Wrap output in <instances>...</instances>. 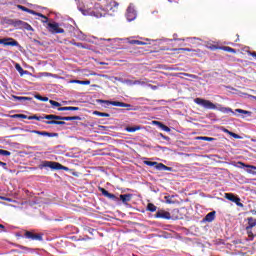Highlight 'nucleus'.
Wrapping results in <instances>:
<instances>
[{"mask_svg":"<svg viewBox=\"0 0 256 256\" xmlns=\"http://www.w3.org/2000/svg\"><path fill=\"white\" fill-rule=\"evenodd\" d=\"M100 101L105 105H112L113 107H125L126 111H135V108H133V105L125 102L111 101V100H100Z\"/></svg>","mask_w":256,"mask_h":256,"instance_id":"obj_1","label":"nucleus"},{"mask_svg":"<svg viewBox=\"0 0 256 256\" xmlns=\"http://www.w3.org/2000/svg\"><path fill=\"white\" fill-rule=\"evenodd\" d=\"M194 103H196V105H201L204 109H217V106L213 102L203 98H195Z\"/></svg>","mask_w":256,"mask_h":256,"instance_id":"obj_2","label":"nucleus"},{"mask_svg":"<svg viewBox=\"0 0 256 256\" xmlns=\"http://www.w3.org/2000/svg\"><path fill=\"white\" fill-rule=\"evenodd\" d=\"M48 31L50 33H52L53 35L65 33V29L61 28L59 26V23H57V22H53V23L49 22L48 23Z\"/></svg>","mask_w":256,"mask_h":256,"instance_id":"obj_3","label":"nucleus"},{"mask_svg":"<svg viewBox=\"0 0 256 256\" xmlns=\"http://www.w3.org/2000/svg\"><path fill=\"white\" fill-rule=\"evenodd\" d=\"M43 167H49L50 169H56L57 171H61L63 169L64 171H67V167L61 165L59 162H53V161H44L42 164Z\"/></svg>","mask_w":256,"mask_h":256,"instance_id":"obj_4","label":"nucleus"},{"mask_svg":"<svg viewBox=\"0 0 256 256\" xmlns=\"http://www.w3.org/2000/svg\"><path fill=\"white\" fill-rule=\"evenodd\" d=\"M0 45H4L5 47H19V42L11 37H6L0 39Z\"/></svg>","mask_w":256,"mask_h":256,"instance_id":"obj_5","label":"nucleus"},{"mask_svg":"<svg viewBox=\"0 0 256 256\" xmlns=\"http://www.w3.org/2000/svg\"><path fill=\"white\" fill-rule=\"evenodd\" d=\"M13 25L16 29H25L26 31H33V27L23 20L14 21Z\"/></svg>","mask_w":256,"mask_h":256,"instance_id":"obj_6","label":"nucleus"},{"mask_svg":"<svg viewBox=\"0 0 256 256\" xmlns=\"http://www.w3.org/2000/svg\"><path fill=\"white\" fill-rule=\"evenodd\" d=\"M24 237L26 239H31L32 241H43V234L41 233H33L31 231H26L24 233Z\"/></svg>","mask_w":256,"mask_h":256,"instance_id":"obj_7","label":"nucleus"},{"mask_svg":"<svg viewBox=\"0 0 256 256\" xmlns=\"http://www.w3.org/2000/svg\"><path fill=\"white\" fill-rule=\"evenodd\" d=\"M126 19L127 21H135V19H137V11L133 6L127 8Z\"/></svg>","mask_w":256,"mask_h":256,"instance_id":"obj_8","label":"nucleus"},{"mask_svg":"<svg viewBox=\"0 0 256 256\" xmlns=\"http://www.w3.org/2000/svg\"><path fill=\"white\" fill-rule=\"evenodd\" d=\"M155 219H171V212H167L165 210H158L154 215Z\"/></svg>","mask_w":256,"mask_h":256,"instance_id":"obj_9","label":"nucleus"},{"mask_svg":"<svg viewBox=\"0 0 256 256\" xmlns=\"http://www.w3.org/2000/svg\"><path fill=\"white\" fill-rule=\"evenodd\" d=\"M17 9H20V11H24L25 13H29L30 15H36L37 17H45L42 13L35 12V10L29 9L23 5H17Z\"/></svg>","mask_w":256,"mask_h":256,"instance_id":"obj_10","label":"nucleus"},{"mask_svg":"<svg viewBox=\"0 0 256 256\" xmlns=\"http://www.w3.org/2000/svg\"><path fill=\"white\" fill-rule=\"evenodd\" d=\"M30 133H34L35 135H42V137H59V133H51L47 131L32 130Z\"/></svg>","mask_w":256,"mask_h":256,"instance_id":"obj_11","label":"nucleus"},{"mask_svg":"<svg viewBox=\"0 0 256 256\" xmlns=\"http://www.w3.org/2000/svg\"><path fill=\"white\" fill-rule=\"evenodd\" d=\"M98 191H100V193H102L104 197H107V199H111V201H117L118 199L117 196H115V194L109 193V191H107L103 187H98Z\"/></svg>","mask_w":256,"mask_h":256,"instance_id":"obj_12","label":"nucleus"},{"mask_svg":"<svg viewBox=\"0 0 256 256\" xmlns=\"http://www.w3.org/2000/svg\"><path fill=\"white\" fill-rule=\"evenodd\" d=\"M170 219H172V221L183 219V214H181V211L178 208H175L170 212Z\"/></svg>","mask_w":256,"mask_h":256,"instance_id":"obj_13","label":"nucleus"},{"mask_svg":"<svg viewBox=\"0 0 256 256\" xmlns=\"http://www.w3.org/2000/svg\"><path fill=\"white\" fill-rule=\"evenodd\" d=\"M108 9L110 12H112V15H114V13H119V2L111 1L108 4Z\"/></svg>","mask_w":256,"mask_h":256,"instance_id":"obj_14","label":"nucleus"},{"mask_svg":"<svg viewBox=\"0 0 256 256\" xmlns=\"http://www.w3.org/2000/svg\"><path fill=\"white\" fill-rule=\"evenodd\" d=\"M248 221V225L246 226V231L247 233H249V235L251 236V230L253 227H256V219L253 217H248L247 218Z\"/></svg>","mask_w":256,"mask_h":256,"instance_id":"obj_15","label":"nucleus"},{"mask_svg":"<svg viewBox=\"0 0 256 256\" xmlns=\"http://www.w3.org/2000/svg\"><path fill=\"white\" fill-rule=\"evenodd\" d=\"M59 121H81V116H60Z\"/></svg>","mask_w":256,"mask_h":256,"instance_id":"obj_16","label":"nucleus"},{"mask_svg":"<svg viewBox=\"0 0 256 256\" xmlns=\"http://www.w3.org/2000/svg\"><path fill=\"white\" fill-rule=\"evenodd\" d=\"M125 131H127V133H135V131H141V126L140 125L127 126L125 128Z\"/></svg>","mask_w":256,"mask_h":256,"instance_id":"obj_17","label":"nucleus"},{"mask_svg":"<svg viewBox=\"0 0 256 256\" xmlns=\"http://www.w3.org/2000/svg\"><path fill=\"white\" fill-rule=\"evenodd\" d=\"M133 197V194H121L120 195V200L122 203H129Z\"/></svg>","mask_w":256,"mask_h":256,"instance_id":"obj_18","label":"nucleus"},{"mask_svg":"<svg viewBox=\"0 0 256 256\" xmlns=\"http://www.w3.org/2000/svg\"><path fill=\"white\" fill-rule=\"evenodd\" d=\"M215 214H216L215 211L209 212L205 216L204 221H207L208 223H212V221H215Z\"/></svg>","mask_w":256,"mask_h":256,"instance_id":"obj_19","label":"nucleus"},{"mask_svg":"<svg viewBox=\"0 0 256 256\" xmlns=\"http://www.w3.org/2000/svg\"><path fill=\"white\" fill-rule=\"evenodd\" d=\"M46 125H66L65 120H51V121H45Z\"/></svg>","mask_w":256,"mask_h":256,"instance_id":"obj_20","label":"nucleus"},{"mask_svg":"<svg viewBox=\"0 0 256 256\" xmlns=\"http://www.w3.org/2000/svg\"><path fill=\"white\" fill-rule=\"evenodd\" d=\"M59 118H60V116L54 115V114L44 115L43 116V119H47V121H52V120L59 121Z\"/></svg>","mask_w":256,"mask_h":256,"instance_id":"obj_21","label":"nucleus"},{"mask_svg":"<svg viewBox=\"0 0 256 256\" xmlns=\"http://www.w3.org/2000/svg\"><path fill=\"white\" fill-rule=\"evenodd\" d=\"M122 83H126V85H141V81L139 80L132 81V80L126 79Z\"/></svg>","mask_w":256,"mask_h":256,"instance_id":"obj_22","label":"nucleus"},{"mask_svg":"<svg viewBox=\"0 0 256 256\" xmlns=\"http://www.w3.org/2000/svg\"><path fill=\"white\" fill-rule=\"evenodd\" d=\"M14 101H31L30 97L25 96H13Z\"/></svg>","mask_w":256,"mask_h":256,"instance_id":"obj_23","label":"nucleus"},{"mask_svg":"<svg viewBox=\"0 0 256 256\" xmlns=\"http://www.w3.org/2000/svg\"><path fill=\"white\" fill-rule=\"evenodd\" d=\"M154 125H160L163 131L169 132L171 129L168 126H165V124L159 122V121H153Z\"/></svg>","mask_w":256,"mask_h":256,"instance_id":"obj_24","label":"nucleus"},{"mask_svg":"<svg viewBox=\"0 0 256 256\" xmlns=\"http://www.w3.org/2000/svg\"><path fill=\"white\" fill-rule=\"evenodd\" d=\"M222 51H226L227 53H237V50H235L234 48H231L229 46H223L221 47Z\"/></svg>","mask_w":256,"mask_h":256,"instance_id":"obj_25","label":"nucleus"},{"mask_svg":"<svg viewBox=\"0 0 256 256\" xmlns=\"http://www.w3.org/2000/svg\"><path fill=\"white\" fill-rule=\"evenodd\" d=\"M93 115H97L98 117H111V114L100 111H94Z\"/></svg>","mask_w":256,"mask_h":256,"instance_id":"obj_26","label":"nucleus"},{"mask_svg":"<svg viewBox=\"0 0 256 256\" xmlns=\"http://www.w3.org/2000/svg\"><path fill=\"white\" fill-rule=\"evenodd\" d=\"M147 210L150 211V213H155V211H157V206L153 203H148Z\"/></svg>","mask_w":256,"mask_h":256,"instance_id":"obj_27","label":"nucleus"},{"mask_svg":"<svg viewBox=\"0 0 256 256\" xmlns=\"http://www.w3.org/2000/svg\"><path fill=\"white\" fill-rule=\"evenodd\" d=\"M11 117L12 119H29V116L25 114H14Z\"/></svg>","mask_w":256,"mask_h":256,"instance_id":"obj_28","label":"nucleus"},{"mask_svg":"<svg viewBox=\"0 0 256 256\" xmlns=\"http://www.w3.org/2000/svg\"><path fill=\"white\" fill-rule=\"evenodd\" d=\"M221 113H232V115H235V112H233V109L229 107H222L220 108Z\"/></svg>","mask_w":256,"mask_h":256,"instance_id":"obj_29","label":"nucleus"},{"mask_svg":"<svg viewBox=\"0 0 256 256\" xmlns=\"http://www.w3.org/2000/svg\"><path fill=\"white\" fill-rule=\"evenodd\" d=\"M44 118H43V116H37V115H33V116H29L28 117V120L29 121H33V120H35V121H41V120H43Z\"/></svg>","mask_w":256,"mask_h":256,"instance_id":"obj_30","label":"nucleus"},{"mask_svg":"<svg viewBox=\"0 0 256 256\" xmlns=\"http://www.w3.org/2000/svg\"><path fill=\"white\" fill-rule=\"evenodd\" d=\"M129 43L130 45H147L145 42L140 40H130Z\"/></svg>","mask_w":256,"mask_h":256,"instance_id":"obj_31","label":"nucleus"},{"mask_svg":"<svg viewBox=\"0 0 256 256\" xmlns=\"http://www.w3.org/2000/svg\"><path fill=\"white\" fill-rule=\"evenodd\" d=\"M232 203H235L238 207H243V203H241V198L235 196Z\"/></svg>","mask_w":256,"mask_h":256,"instance_id":"obj_32","label":"nucleus"},{"mask_svg":"<svg viewBox=\"0 0 256 256\" xmlns=\"http://www.w3.org/2000/svg\"><path fill=\"white\" fill-rule=\"evenodd\" d=\"M35 99H38V101H43L44 103L49 101V97H43L39 94L35 95Z\"/></svg>","mask_w":256,"mask_h":256,"instance_id":"obj_33","label":"nucleus"},{"mask_svg":"<svg viewBox=\"0 0 256 256\" xmlns=\"http://www.w3.org/2000/svg\"><path fill=\"white\" fill-rule=\"evenodd\" d=\"M236 113H241L242 115H251V111L243 110V109H236Z\"/></svg>","mask_w":256,"mask_h":256,"instance_id":"obj_34","label":"nucleus"},{"mask_svg":"<svg viewBox=\"0 0 256 256\" xmlns=\"http://www.w3.org/2000/svg\"><path fill=\"white\" fill-rule=\"evenodd\" d=\"M155 168L158 169V171H164L165 164L157 162V164H155Z\"/></svg>","mask_w":256,"mask_h":256,"instance_id":"obj_35","label":"nucleus"},{"mask_svg":"<svg viewBox=\"0 0 256 256\" xmlns=\"http://www.w3.org/2000/svg\"><path fill=\"white\" fill-rule=\"evenodd\" d=\"M225 199H228V201H234L235 196L233 193H225Z\"/></svg>","mask_w":256,"mask_h":256,"instance_id":"obj_36","label":"nucleus"},{"mask_svg":"<svg viewBox=\"0 0 256 256\" xmlns=\"http://www.w3.org/2000/svg\"><path fill=\"white\" fill-rule=\"evenodd\" d=\"M198 139L200 141H215V138L207 137V136H201V137H198Z\"/></svg>","mask_w":256,"mask_h":256,"instance_id":"obj_37","label":"nucleus"},{"mask_svg":"<svg viewBox=\"0 0 256 256\" xmlns=\"http://www.w3.org/2000/svg\"><path fill=\"white\" fill-rule=\"evenodd\" d=\"M145 51H148V50L143 48V47H139V48L136 49V51L134 53L139 54V55H143V53H145Z\"/></svg>","mask_w":256,"mask_h":256,"instance_id":"obj_38","label":"nucleus"},{"mask_svg":"<svg viewBox=\"0 0 256 256\" xmlns=\"http://www.w3.org/2000/svg\"><path fill=\"white\" fill-rule=\"evenodd\" d=\"M0 155H2L3 157H9L11 153L7 150L0 149Z\"/></svg>","mask_w":256,"mask_h":256,"instance_id":"obj_39","label":"nucleus"},{"mask_svg":"<svg viewBox=\"0 0 256 256\" xmlns=\"http://www.w3.org/2000/svg\"><path fill=\"white\" fill-rule=\"evenodd\" d=\"M144 165H147L148 167H155V165H157V162L145 160Z\"/></svg>","mask_w":256,"mask_h":256,"instance_id":"obj_40","label":"nucleus"},{"mask_svg":"<svg viewBox=\"0 0 256 256\" xmlns=\"http://www.w3.org/2000/svg\"><path fill=\"white\" fill-rule=\"evenodd\" d=\"M174 51H187L188 53H191L195 50H193L191 48H179V49H174Z\"/></svg>","mask_w":256,"mask_h":256,"instance_id":"obj_41","label":"nucleus"},{"mask_svg":"<svg viewBox=\"0 0 256 256\" xmlns=\"http://www.w3.org/2000/svg\"><path fill=\"white\" fill-rule=\"evenodd\" d=\"M50 105H52L53 107H59L61 105V103L54 101V100H49Z\"/></svg>","mask_w":256,"mask_h":256,"instance_id":"obj_42","label":"nucleus"},{"mask_svg":"<svg viewBox=\"0 0 256 256\" xmlns=\"http://www.w3.org/2000/svg\"><path fill=\"white\" fill-rule=\"evenodd\" d=\"M226 133H229L231 137H234V139H239V135L233 132H230L229 130H225Z\"/></svg>","mask_w":256,"mask_h":256,"instance_id":"obj_43","label":"nucleus"},{"mask_svg":"<svg viewBox=\"0 0 256 256\" xmlns=\"http://www.w3.org/2000/svg\"><path fill=\"white\" fill-rule=\"evenodd\" d=\"M16 69L21 75H23V68L21 67V65L16 64Z\"/></svg>","mask_w":256,"mask_h":256,"instance_id":"obj_44","label":"nucleus"},{"mask_svg":"<svg viewBox=\"0 0 256 256\" xmlns=\"http://www.w3.org/2000/svg\"><path fill=\"white\" fill-rule=\"evenodd\" d=\"M81 85H91V81L90 80H81Z\"/></svg>","mask_w":256,"mask_h":256,"instance_id":"obj_45","label":"nucleus"},{"mask_svg":"<svg viewBox=\"0 0 256 256\" xmlns=\"http://www.w3.org/2000/svg\"><path fill=\"white\" fill-rule=\"evenodd\" d=\"M58 111H69L68 106L65 107H59Z\"/></svg>","mask_w":256,"mask_h":256,"instance_id":"obj_46","label":"nucleus"},{"mask_svg":"<svg viewBox=\"0 0 256 256\" xmlns=\"http://www.w3.org/2000/svg\"><path fill=\"white\" fill-rule=\"evenodd\" d=\"M41 18L44 19L42 20V23H48L49 18L47 16L44 15V17H41Z\"/></svg>","mask_w":256,"mask_h":256,"instance_id":"obj_47","label":"nucleus"},{"mask_svg":"<svg viewBox=\"0 0 256 256\" xmlns=\"http://www.w3.org/2000/svg\"><path fill=\"white\" fill-rule=\"evenodd\" d=\"M73 45H75V47H82V48H84L83 43L75 42V43H73Z\"/></svg>","mask_w":256,"mask_h":256,"instance_id":"obj_48","label":"nucleus"},{"mask_svg":"<svg viewBox=\"0 0 256 256\" xmlns=\"http://www.w3.org/2000/svg\"><path fill=\"white\" fill-rule=\"evenodd\" d=\"M70 83H76L78 85H81V80H70Z\"/></svg>","mask_w":256,"mask_h":256,"instance_id":"obj_49","label":"nucleus"},{"mask_svg":"<svg viewBox=\"0 0 256 256\" xmlns=\"http://www.w3.org/2000/svg\"><path fill=\"white\" fill-rule=\"evenodd\" d=\"M0 199L2 201H11V198H7V197H4V196H0Z\"/></svg>","mask_w":256,"mask_h":256,"instance_id":"obj_50","label":"nucleus"},{"mask_svg":"<svg viewBox=\"0 0 256 256\" xmlns=\"http://www.w3.org/2000/svg\"><path fill=\"white\" fill-rule=\"evenodd\" d=\"M172 170H173V168L164 165V171H172Z\"/></svg>","mask_w":256,"mask_h":256,"instance_id":"obj_51","label":"nucleus"},{"mask_svg":"<svg viewBox=\"0 0 256 256\" xmlns=\"http://www.w3.org/2000/svg\"><path fill=\"white\" fill-rule=\"evenodd\" d=\"M246 167H247L248 169H254V170L256 171V166H253V165H246Z\"/></svg>","mask_w":256,"mask_h":256,"instance_id":"obj_52","label":"nucleus"},{"mask_svg":"<svg viewBox=\"0 0 256 256\" xmlns=\"http://www.w3.org/2000/svg\"><path fill=\"white\" fill-rule=\"evenodd\" d=\"M80 110H81V108L72 106V111H80Z\"/></svg>","mask_w":256,"mask_h":256,"instance_id":"obj_53","label":"nucleus"},{"mask_svg":"<svg viewBox=\"0 0 256 256\" xmlns=\"http://www.w3.org/2000/svg\"><path fill=\"white\" fill-rule=\"evenodd\" d=\"M166 199V203H171V201L169 199H171V196H165Z\"/></svg>","mask_w":256,"mask_h":256,"instance_id":"obj_54","label":"nucleus"},{"mask_svg":"<svg viewBox=\"0 0 256 256\" xmlns=\"http://www.w3.org/2000/svg\"><path fill=\"white\" fill-rule=\"evenodd\" d=\"M161 137H163L165 139V141H169V137L168 136H164L163 134H160Z\"/></svg>","mask_w":256,"mask_h":256,"instance_id":"obj_55","label":"nucleus"},{"mask_svg":"<svg viewBox=\"0 0 256 256\" xmlns=\"http://www.w3.org/2000/svg\"><path fill=\"white\" fill-rule=\"evenodd\" d=\"M0 166H2V167H7V163L0 161Z\"/></svg>","mask_w":256,"mask_h":256,"instance_id":"obj_56","label":"nucleus"},{"mask_svg":"<svg viewBox=\"0 0 256 256\" xmlns=\"http://www.w3.org/2000/svg\"><path fill=\"white\" fill-rule=\"evenodd\" d=\"M169 3H179V0H168Z\"/></svg>","mask_w":256,"mask_h":256,"instance_id":"obj_57","label":"nucleus"},{"mask_svg":"<svg viewBox=\"0 0 256 256\" xmlns=\"http://www.w3.org/2000/svg\"><path fill=\"white\" fill-rule=\"evenodd\" d=\"M68 111H73V106H68Z\"/></svg>","mask_w":256,"mask_h":256,"instance_id":"obj_58","label":"nucleus"},{"mask_svg":"<svg viewBox=\"0 0 256 256\" xmlns=\"http://www.w3.org/2000/svg\"><path fill=\"white\" fill-rule=\"evenodd\" d=\"M251 56L256 58V52H252Z\"/></svg>","mask_w":256,"mask_h":256,"instance_id":"obj_59","label":"nucleus"},{"mask_svg":"<svg viewBox=\"0 0 256 256\" xmlns=\"http://www.w3.org/2000/svg\"><path fill=\"white\" fill-rule=\"evenodd\" d=\"M252 215H256V210H251Z\"/></svg>","mask_w":256,"mask_h":256,"instance_id":"obj_60","label":"nucleus"},{"mask_svg":"<svg viewBox=\"0 0 256 256\" xmlns=\"http://www.w3.org/2000/svg\"><path fill=\"white\" fill-rule=\"evenodd\" d=\"M0 229H5V226L3 224H0Z\"/></svg>","mask_w":256,"mask_h":256,"instance_id":"obj_61","label":"nucleus"},{"mask_svg":"<svg viewBox=\"0 0 256 256\" xmlns=\"http://www.w3.org/2000/svg\"><path fill=\"white\" fill-rule=\"evenodd\" d=\"M101 127V129H105V126H100Z\"/></svg>","mask_w":256,"mask_h":256,"instance_id":"obj_62","label":"nucleus"},{"mask_svg":"<svg viewBox=\"0 0 256 256\" xmlns=\"http://www.w3.org/2000/svg\"><path fill=\"white\" fill-rule=\"evenodd\" d=\"M254 99H256V96H254Z\"/></svg>","mask_w":256,"mask_h":256,"instance_id":"obj_63","label":"nucleus"}]
</instances>
